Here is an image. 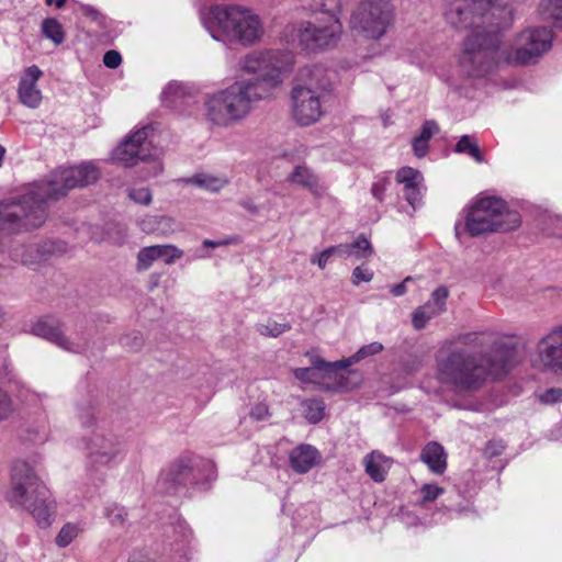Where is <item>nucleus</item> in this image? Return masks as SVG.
Segmentation results:
<instances>
[{
    "label": "nucleus",
    "mask_w": 562,
    "mask_h": 562,
    "mask_svg": "<svg viewBox=\"0 0 562 562\" xmlns=\"http://www.w3.org/2000/svg\"><path fill=\"white\" fill-rule=\"evenodd\" d=\"M319 452L311 445H300L290 453V465L296 473L308 472L318 461Z\"/></svg>",
    "instance_id": "nucleus-21"
},
{
    "label": "nucleus",
    "mask_w": 562,
    "mask_h": 562,
    "mask_svg": "<svg viewBox=\"0 0 562 562\" xmlns=\"http://www.w3.org/2000/svg\"><path fill=\"white\" fill-rule=\"evenodd\" d=\"M504 449H505V446H504L503 441L490 440L483 450V454L487 459H493L495 457L501 456L503 453Z\"/></svg>",
    "instance_id": "nucleus-43"
},
{
    "label": "nucleus",
    "mask_w": 562,
    "mask_h": 562,
    "mask_svg": "<svg viewBox=\"0 0 562 562\" xmlns=\"http://www.w3.org/2000/svg\"><path fill=\"white\" fill-rule=\"evenodd\" d=\"M67 0H55V4L58 9L63 8L66 4Z\"/></svg>",
    "instance_id": "nucleus-64"
},
{
    "label": "nucleus",
    "mask_w": 562,
    "mask_h": 562,
    "mask_svg": "<svg viewBox=\"0 0 562 562\" xmlns=\"http://www.w3.org/2000/svg\"><path fill=\"white\" fill-rule=\"evenodd\" d=\"M249 415L255 420H265L270 416L269 407L263 403H258L250 409Z\"/></svg>",
    "instance_id": "nucleus-48"
},
{
    "label": "nucleus",
    "mask_w": 562,
    "mask_h": 562,
    "mask_svg": "<svg viewBox=\"0 0 562 562\" xmlns=\"http://www.w3.org/2000/svg\"><path fill=\"white\" fill-rule=\"evenodd\" d=\"M87 449L92 465H108L122 452L123 442L112 432L94 431L87 441Z\"/></svg>",
    "instance_id": "nucleus-13"
},
{
    "label": "nucleus",
    "mask_w": 562,
    "mask_h": 562,
    "mask_svg": "<svg viewBox=\"0 0 562 562\" xmlns=\"http://www.w3.org/2000/svg\"><path fill=\"white\" fill-rule=\"evenodd\" d=\"M204 27L218 42L251 46L262 34L260 18L249 8L238 4H216L201 13Z\"/></svg>",
    "instance_id": "nucleus-4"
},
{
    "label": "nucleus",
    "mask_w": 562,
    "mask_h": 562,
    "mask_svg": "<svg viewBox=\"0 0 562 562\" xmlns=\"http://www.w3.org/2000/svg\"><path fill=\"white\" fill-rule=\"evenodd\" d=\"M78 417L81 426L89 428L95 424V407L92 403L88 402L78 406Z\"/></svg>",
    "instance_id": "nucleus-37"
},
{
    "label": "nucleus",
    "mask_w": 562,
    "mask_h": 562,
    "mask_svg": "<svg viewBox=\"0 0 562 562\" xmlns=\"http://www.w3.org/2000/svg\"><path fill=\"white\" fill-rule=\"evenodd\" d=\"M42 33L55 45H60L65 41V32L63 25L54 18H48L43 21Z\"/></svg>",
    "instance_id": "nucleus-31"
},
{
    "label": "nucleus",
    "mask_w": 562,
    "mask_h": 562,
    "mask_svg": "<svg viewBox=\"0 0 562 562\" xmlns=\"http://www.w3.org/2000/svg\"><path fill=\"white\" fill-rule=\"evenodd\" d=\"M342 25L334 14H326L325 19L305 21L301 23L297 32L299 44L307 53H315L335 47L341 36Z\"/></svg>",
    "instance_id": "nucleus-10"
},
{
    "label": "nucleus",
    "mask_w": 562,
    "mask_h": 562,
    "mask_svg": "<svg viewBox=\"0 0 562 562\" xmlns=\"http://www.w3.org/2000/svg\"><path fill=\"white\" fill-rule=\"evenodd\" d=\"M423 175L412 167H403L396 172V181L404 184L405 199L414 209L422 200Z\"/></svg>",
    "instance_id": "nucleus-20"
},
{
    "label": "nucleus",
    "mask_w": 562,
    "mask_h": 562,
    "mask_svg": "<svg viewBox=\"0 0 562 562\" xmlns=\"http://www.w3.org/2000/svg\"><path fill=\"white\" fill-rule=\"evenodd\" d=\"M42 75V70L36 65H32L25 69L24 75L20 79L19 99L29 108L35 109L42 101V93L36 88V82Z\"/></svg>",
    "instance_id": "nucleus-19"
},
{
    "label": "nucleus",
    "mask_w": 562,
    "mask_h": 562,
    "mask_svg": "<svg viewBox=\"0 0 562 562\" xmlns=\"http://www.w3.org/2000/svg\"><path fill=\"white\" fill-rule=\"evenodd\" d=\"M420 493L423 495L424 502H432L435 501L440 494L443 493V490L437 485L434 484H425L423 485Z\"/></svg>",
    "instance_id": "nucleus-45"
},
{
    "label": "nucleus",
    "mask_w": 562,
    "mask_h": 562,
    "mask_svg": "<svg viewBox=\"0 0 562 562\" xmlns=\"http://www.w3.org/2000/svg\"><path fill=\"white\" fill-rule=\"evenodd\" d=\"M389 458L379 451H372L367 454L363 460L366 473L378 483L385 480L387 470L383 467V463L387 462Z\"/></svg>",
    "instance_id": "nucleus-24"
},
{
    "label": "nucleus",
    "mask_w": 562,
    "mask_h": 562,
    "mask_svg": "<svg viewBox=\"0 0 562 562\" xmlns=\"http://www.w3.org/2000/svg\"><path fill=\"white\" fill-rule=\"evenodd\" d=\"M420 460L436 474H442L447 469V454L443 447L436 441H430L423 448Z\"/></svg>",
    "instance_id": "nucleus-23"
},
{
    "label": "nucleus",
    "mask_w": 562,
    "mask_h": 562,
    "mask_svg": "<svg viewBox=\"0 0 562 562\" xmlns=\"http://www.w3.org/2000/svg\"><path fill=\"white\" fill-rule=\"evenodd\" d=\"M215 479L216 468L211 460L186 453L160 472L158 485L166 494L187 495L190 490H206Z\"/></svg>",
    "instance_id": "nucleus-5"
},
{
    "label": "nucleus",
    "mask_w": 562,
    "mask_h": 562,
    "mask_svg": "<svg viewBox=\"0 0 562 562\" xmlns=\"http://www.w3.org/2000/svg\"><path fill=\"white\" fill-rule=\"evenodd\" d=\"M456 30H473L464 40L460 66L469 77H483L495 63L501 32L512 25L513 10L493 0H451L443 12Z\"/></svg>",
    "instance_id": "nucleus-1"
},
{
    "label": "nucleus",
    "mask_w": 562,
    "mask_h": 562,
    "mask_svg": "<svg viewBox=\"0 0 562 562\" xmlns=\"http://www.w3.org/2000/svg\"><path fill=\"white\" fill-rule=\"evenodd\" d=\"M418 368H419V362H416V363H414V364H409V366H408V364H405V370H406L407 372L416 371V370H418Z\"/></svg>",
    "instance_id": "nucleus-62"
},
{
    "label": "nucleus",
    "mask_w": 562,
    "mask_h": 562,
    "mask_svg": "<svg viewBox=\"0 0 562 562\" xmlns=\"http://www.w3.org/2000/svg\"><path fill=\"white\" fill-rule=\"evenodd\" d=\"M291 325L288 323H277L276 321L269 319L266 324H258L257 331L262 336L279 337L282 334L289 331Z\"/></svg>",
    "instance_id": "nucleus-33"
},
{
    "label": "nucleus",
    "mask_w": 562,
    "mask_h": 562,
    "mask_svg": "<svg viewBox=\"0 0 562 562\" xmlns=\"http://www.w3.org/2000/svg\"><path fill=\"white\" fill-rule=\"evenodd\" d=\"M104 516L115 528H124L127 521V510L124 506L116 503L110 504L104 508Z\"/></svg>",
    "instance_id": "nucleus-32"
},
{
    "label": "nucleus",
    "mask_w": 562,
    "mask_h": 562,
    "mask_svg": "<svg viewBox=\"0 0 562 562\" xmlns=\"http://www.w3.org/2000/svg\"><path fill=\"white\" fill-rule=\"evenodd\" d=\"M8 499L12 505L24 506L41 527L50 525L48 490L25 461L12 465Z\"/></svg>",
    "instance_id": "nucleus-7"
},
{
    "label": "nucleus",
    "mask_w": 562,
    "mask_h": 562,
    "mask_svg": "<svg viewBox=\"0 0 562 562\" xmlns=\"http://www.w3.org/2000/svg\"><path fill=\"white\" fill-rule=\"evenodd\" d=\"M458 340L461 344L470 345V346H474V347L483 346V344L480 341V335L477 333H469V334L461 335V336H459Z\"/></svg>",
    "instance_id": "nucleus-52"
},
{
    "label": "nucleus",
    "mask_w": 562,
    "mask_h": 562,
    "mask_svg": "<svg viewBox=\"0 0 562 562\" xmlns=\"http://www.w3.org/2000/svg\"><path fill=\"white\" fill-rule=\"evenodd\" d=\"M412 278L411 277H407L405 278L401 283H397V284H394L391 286V293L394 295V296H402L406 293L407 289H406V283L408 281H411Z\"/></svg>",
    "instance_id": "nucleus-59"
},
{
    "label": "nucleus",
    "mask_w": 562,
    "mask_h": 562,
    "mask_svg": "<svg viewBox=\"0 0 562 562\" xmlns=\"http://www.w3.org/2000/svg\"><path fill=\"white\" fill-rule=\"evenodd\" d=\"M442 311H439L438 307H436L432 302H426L424 305L418 306L413 312L412 323L415 329L420 330L426 327L427 323L442 314Z\"/></svg>",
    "instance_id": "nucleus-27"
},
{
    "label": "nucleus",
    "mask_w": 562,
    "mask_h": 562,
    "mask_svg": "<svg viewBox=\"0 0 562 562\" xmlns=\"http://www.w3.org/2000/svg\"><path fill=\"white\" fill-rule=\"evenodd\" d=\"M516 345L512 342L497 341L494 342L493 355H482L481 359L487 367V379H501L506 375L512 368L516 357Z\"/></svg>",
    "instance_id": "nucleus-17"
},
{
    "label": "nucleus",
    "mask_w": 562,
    "mask_h": 562,
    "mask_svg": "<svg viewBox=\"0 0 562 562\" xmlns=\"http://www.w3.org/2000/svg\"><path fill=\"white\" fill-rule=\"evenodd\" d=\"M357 362L358 360H353V355L334 362L325 361L319 357L312 359V364L317 370L324 371L327 374L341 372L338 374L333 390H352L358 386L360 382L358 372L356 370L347 371L350 366Z\"/></svg>",
    "instance_id": "nucleus-16"
},
{
    "label": "nucleus",
    "mask_w": 562,
    "mask_h": 562,
    "mask_svg": "<svg viewBox=\"0 0 562 562\" xmlns=\"http://www.w3.org/2000/svg\"><path fill=\"white\" fill-rule=\"evenodd\" d=\"M383 350V345L373 341L371 344L362 346L356 353H353V360H358V362L362 359H366L369 356H375Z\"/></svg>",
    "instance_id": "nucleus-40"
},
{
    "label": "nucleus",
    "mask_w": 562,
    "mask_h": 562,
    "mask_svg": "<svg viewBox=\"0 0 562 562\" xmlns=\"http://www.w3.org/2000/svg\"><path fill=\"white\" fill-rule=\"evenodd\" d=\"M334 256L331 247L324 249L319 255L311 258L312 263H316L321 269H325L329 258Z\"/></svg>",
    "instance_id": "nucleus-50"
},
{
    "label": "nucleus",
    "mask_w": 562,
    "mask_h": 562,
    "mask_svg": "<svg viewBox=\"0 0 562 562\" xmlns=\"http://www.w3.org/2000/svg\"><path fill=\"white\" fill-rule=\"evenodd\" d=\"M540 402L543 404H555L562 402V389L551 387L540 395Z\"/></svg>",
    "instance_id": "nucleus-44"
},
{
    "label": "nucleus",
    "mask_w": 562,
    "mask_h": 562,
    "mask_svg": "<svg viewBox=\"0 0 562 562\" xmlns=\"http://www.w3.org/2000/svg\"><path fill=\"white\" fill-rule=\"evenodd\" d=\"M159 279H160V276L157 273H153L149 277V291H153L155 288H157L159 285Z\"/></svg>",
    "instance_id": "nucleus-61"
},
{
    "label": "nucleus",
    "mask_w": 562,
    "mask_h": 562,
    "mask_svg": "<svg viewBox=\"0 0 562 562\" xmlns=\"http://www.w3.org/2000/svg\"><path fill=\"white\" fill-rule=\"evenodd\" d=\"M537 353L544 368L562 370V325L553 327L538 341Z\"/></svg>",
    "instance_id": "nucleus-18"
},
{
    "label": "nucleus",
    "mask_w": 562,
    "mask_h": 562,
    "mask_svg": "<svg viewBox=\"0 0 562 562\" xmlns=\"http://www.w3.org/2000/svg\"><path fill=\"white\" fill-rule=\"evenodd\" d=\"M188 183H192L199 188L207 190L210 192H218L227 183V179L215 177L207 173H198L188 179Z\"/></svg>",
    "instance_id": "nucleus-28"
},
{
    "label": "nucleus",
    "mask_w": 562,
    "mask_h": 562,
    "mask_svg": "<svg viewBox=\"0 0 562 562\" xmlns=\"http://www.w3.org/2000/svg\"><path fill=\"white\" fill-rule=\"evenodd\" d=\"M372 278L373 272L361 267H356L352 271V284L355 285H359L361 282H370Z\"/></svg>",
    "instance_id": "nucleus-46"
},
{
    "label": "nucleus",
    "mask_w": 562,
    "mask_h": 562,
    "mask_svg": "<svg viewBox=\"0 0 562 562\" xmlns=\"http://www.w3.org/2000/svg\"><path fill=\"white\" fill-rule=\"evenodd\" d=\"M387 184L389 181L386 179H381L372 183L371 193L373 198L379 202L383 201L384 192L386 190Z\"/></svg>",
    "instance_id": "nucleus-49"
},
{
    "label": "nucleus",
    "mask_w": 562,
    "mask_h": 562,
    "mask_svg": "<svg viewBox=\"0 0 562 562\" xmlns=\"http://www.w3.org/2000/svg\"><path fill=\"white\" fill-rule=\"evenodd\" d=\"M457 154H464L470 156L474 161L484 162L483 153L477 144V140L472 135H462L454 146Z\"/></svg>",
    "instance_id": "nucleus-25"
},
{
    "label": "nucleus",
    "mask_w": 562,
    "mask_h": 562,
    "mask_svg": "<svg viewBox=\"0 0 562 562\" xmlns=\"http://www.w3.org/2000/svg\"><path fill=\"white\" fill-rule=\"evenodd\" d=\"M11 409V402L9 396L0 390V419L8 417Z\"/></svg>",
    "instance_id": "nucleus-53"
},
{
    "label": "nucleus",
    "mask_w": 562,
    "mask_h": 562,
    "mask_svg": "<svg viewBox=\"0 0 562 562\" xmlns=\"http://www.w3.org/2000/svg\"><path fill=\"white\" fill-rule=\"evenodd\" d=\"M148 126L128 135L114 150V159L124 166H134L138 160L146 161L151 157L147 143Z\"/></svg>",
    "instance_id": "nucleus-15"
},
{
    "label": "nucleus",
    "mask_w": 562,
    "mask_h": 562,
    "mask_svg": "<svg viewBox=\"0 0 562 562\" xmlns=\"http://www.w3.org/2000/svg\"><path fill=\"white\" fill-rule=\"evenodd\" d=\"M313 370L311 368H296L294 370V376L303 382H311L313 381Z\"/></svg>",
    "instance_id": "nucleus-56"
},
{
    "label": "nucleus",
    "mask_w": 562,
    "mask_h": 562,
    "mask_svg": "<svg viewBox=\"0 0 562 562\" xmlns=\"http://www.w3.org/2000/svg\"><path fill=\"white\" fill-rule=\"evenodd\" d=\"M437 379L458 392L480 390L487 380V367L475 353L457 348L437 357Z\"/></svg>",
    "instance_id": "nucleus-6"
},
{
    "label": "nucleus",
    "mask_w": 562,
    "mask_h": 562,
    "mask_svg": "<svg viewBox=\"0 0 562 562\" xmlns=\"http://www.w3.org/2000/svg\"><path fill=\"white\" fill-rule=\"evenodd\" d=\"M78 528L76 525L66 524L56 537V544L60 548L67 547L77 536Z\"/></svg>",
    "instance_id": "nucleus-38"
},
{
    "label": "nucleus",
    "mask_w": 562,
    "mask_h": 562,
    "mask_svg": "<svg viewBox=\"0 0 562 562\" xmlns=\"http://www.w3.org/2000/svg\"><path fill=\"white\" fill-rule=\"evenodd\" d=\"M238 204L245 209L247 212H249L250 214H257L259 212V209L258 206L255 204L254 200L251 198H244V199H240Z\"/></svg>",
    "instance_id": "nucleus-58"
},
{
    "label": "nucleus",
    "mask_w": 562,
    "mask_h": 562,
    "mask_svg": "<svg viewBox=\"0 0 562 562\" xmlns=\"http://www.w3.org/2000/svg\"><path fill=\"white\" fill-rule=\"evenodd\" d=\"M449 296V290L445 285H439L434 290V292L430 295V299L428 302H432V304L439 308V311L446 312V301Z\"/></svg>",
    "instance_id": "nucleus-39"
},
{
    "label": "nucleus",
    "mask_w": 562,
    "mask_h": 562,
    "mask_svg": "<svg viewBox=\"0 0 562 562\" xmlns=\"http://www.w3.org/2000/svg\"><path fill=\"white\" fill-rule=\"evenodd\" d=\"M413 150L418 158L424 157L428 150V142H424L417 137H414Z\"/></svg>",
    "instance_id": "nucleus-54"
},
{
    "label": "nucleus",
    "mask_w": 562,
    "mask_h": 562,
    "mask_svg": "<svg viewBox=\"0 0 562 562\" xmlns=\"http://www.w3.org/2000/svg\"><path fill=\"white\" fill-rule=\"evenodd\" d=\"M552 37V31L544 26L522 31L515 43L514 60L519 65L535 63L551 48Z\"/></svg>",
    "instance_id": "nucleus-11"
},
{
    "label": "nucleus",
    "mask_w": 562,
    "mask_h": 562,
    "mask_svg": "<svg viewBox=\"0 0 562 562\" xmlns=\"http://www.w3.org/2000/svg\"><path fill=\"white\" fill-rule=\"evenodd\" d=\"M349 245L351 247V251H353V256L358 259L369 258L373 254L371 243L363 235H360L356 240H353Z\"/></svg>",
    "instance_id": "nucleus-34"
},
{
    "label": "nucleus",
    "mask_w": 562,
    "mask_h": 562,
    "mask_svg": "<svg viewBox=\"0 0 562 562\" xmlns=\"http://www.w3.org/2000/svg\"><path fill=\"white\" fill-rule=\"evenodd\" d=\"M121 344L132 349H138L143 345V337L139 334H134L133 337L125 336L121 338Z\"/></svg>",
    "instance_id": "nucleus-51"
},
{
    "label": "nucleus",
    "mask_w": 562,
    "mask_h": 562,
    "mask_svg": "<svg viewBox=\"0 0 562 562\" xmlns=\"http://www.w3.org/2000/svg\"><path fill=\"white\" fill-rule=\"evenodd\" d=\"M323 114L319 94L305 86H296L292 90V115L301 126H308L319 120Z\"/></svg>",
    "instance_id": "nucleus-12"
},
{
    "label": "nucleus",
    "mask_w": 562,
    "mask_h": 562,
    "mask_svg": "<svg viewBox=\"0 0 562 562\" xmlns=\"http://www.w3.org/2000/svg\"><path fill=\"white\" fill-rule=\"evenodd\" d=\"M520 225V215L495 196L477 200L465 215L464 229L471 237L490 233H505Z\"/></svg>",
    "instance_id": "nucleus-8"
},
{
    "label": "nucleus",
    "mask_w": 562,
    "mask_h": 562,
    "mask_svg": "<svg viewBox=\"0 0 562 562\" xmlns=\"http://www.w3.org/2000/svg\"><path fill=\"white\" fill-rule=\"evenodd\" d=\"M538 12L543 20H552L562 29V0H540Z\"/></svg>",
    "instance_id": "nucleus-26"
},
{
    "label": "nucleus",
    "mask_w": 562,
    "mask_h": 562,
    "mask_svg": "<svg viewBox=\"0 0 562 562\" xmlns=\"http://www.w3.org/2000/svg\"><path fill=\"white\" fill-rule=\"evenodd\" d=\"M81 11L85 16L91 19L92 21L101 22L103 19L102 14L91 5H82Z\"/></svg>",
    "instance_id": "nucleus-55"
},
{
    "label": "nucleus",
    "mask_w": 562,
    "mask_h": 562,
    "mask_svg": "<svg viewBox=\"0 0 562 562\" xmlns=\"http://www.w3.org/2000/svg\"><path fill=\"white\" fill-rule=\"evenodd\" d=\"M232 240L231 239H224V240H218V241H215V240H211V239H205L203 241V246L204 247H212V248H215V247H220V246H224V245H228L231 244Z\"/></svg>",
    "instance_id": "nucleus-60"
},
{
    "label": "nucleus",
    "mask_w": 562,
    "mask_h": 562,
    "mask_svg": "<svg viewBox=\"0 0 562 562\" xmlns=\"http://www.w3.org/2000/svg\"><path fill=\"white\" fill-rule=\"evenodd\" d=\"M63 324L53 316H44L32 326V334L48 340L57 347L74 353H81L87 349V342H75L64 333Z\"/></svg>",
    "instance_id": "nucleus-14"
},
{
    "label": "nucleus",
    "mask_w": 562,
    "mask_h": 562,
    "mask_svg": "<svg viewBox=\"0 0 562 562\" xmlns=\"http://www.w3.org/2000/svg\"><path fill=\"white\" fill-rule=\"evenodd\" d=\"M4 155H5V148L2 145H0V166L2 165Z\"/></svg>",
    "instance_id": "nucleus-63"
},
{
    "label": "nucleus",
    "mask_w": 562,
    "mask_h": 562,
    "mask_svg": "<svg viewBox=\"0 0 562 562\" xmlns=\"http://www.w3.org/2000/svg\"><path fill=\"white\" fill-rule=\"evenodd\" d=\"M291 184L300 186L308 190L315 196H322L325 192L316 175L306 166H296L286 178Z\"/></svg>",
    "instance_id": "nucleus-22"
},
{
    "label": "nucleus",
    "mask_w": 562,
    "mask_h": 562,
    "mask_svg": "<svg viewBox=\"0 0 562 562\" xmlns=\"http://www.w3.org/2000/svg\"><path fill=\"white\" fill-rule=\"evenodd\" d=\"M292 65L293 55L290 52L270 49L245 56L240 60L241 69L258 77L236 81L212 94L205 102L209 120L221 126L241 121L251 112L255 102L268 97L269 88L281 82L280 74Z\"/></svg>",
    "instance_id": "nucleus-2"
},
{
    "label": "nucleus",
    "mask_w": 562,
    "mask_h": 562,
    "mask_svg": "<svg viewBox=\"0 0 562 562\" xmlns=\"http://www.w3.org/2000/svg\"><path fill=\"white\" fill-rule=\"evenodd\" d=\"M187 95L188 88L181 82H170L162 91V100L170 108H177Z\"/></svg>",
    "instance_id": "nucleus-29"
},
{
    "label": "nucleus",
    "mask_w": 562,
    "mask_h": 562,
    "mask_svg": "<svg viewBox=\"0 0 562 562\" xmlns=\"http://www.w3.org/2000/svg\"><path fill=\"white\" fill-rule=\"evenodd\" d=\"M131 200L138 204L148 205L151 202V192L148 188L132 189L128 192Z\"/></svg>",
    "instance_id": "nucleus-41"
},
{
    "label": "nucleus",
    "mask_w": 562,
    "mask_h": 562,
    "mask_svg": "<svg viewBox=\"0 0 562 562\" xmlns=\"http://www.w3.org/2000/svg\"><path fill=\"white\" fill-rule=\"evenodd\" d=\"M122 63L121 54L117 50H108L103 56V64L111 69L117 68Z\"/></svg>",
    "instance_id": "nucleus-47"
},
{
    "label": "nucleus",
    "mask_w": 562,
    "mask_h": 562,
    "mask_svg": "<svg viewBox=\"0 0 562 562\" xmlns=\"http://www.w3.org/2000/svg\"><path fill=\"white\" fill-rule=\"evenodd\" d=\"M438 132H439V126H438L437 122L434 120H428V121L424 122V124L422 126L420 134L416 137L424 142H429V139Z\"/></svg>",
    "instance_id": "nucleus-42"
},
{
    "label": "nucleus",
    "mask_w": 562,
    "mask_h": 562,
    "mask_svg": "<svg viewBox=\"0 0 562 562\" xmlns=\"http://www.w3.org/2000/svg\"><path fill=\"white\" fill-rule=\"evenodd\" d=\"M333 255H337L339 257H351L353 256V251H351V247L349 244H340L337 246H331Z\"/></svg>",
    "instance_id": "nucleus-57"
},
{
    "label": "nucleus",
    "mask_w": 562,
    "mask_h": 562,
    "mask_svg": "<svg viewBox=\"0 0 562 562\" xmlns=\"http://www.w3.org/2000/svg\"><path fill=\"white\" fill-rule=\"evenodd\" d=\"M157 251L154 246L142 248L137 255V269L147 270L154 261L158 260Z\"/></svg>",
    "instance_id": "nucleus-35"
},
{
    "label": "nucleus",
    "mask_w": 562,
    "mask_h": 562,
    "mask_svg": "<svg viewBox=\"0 0 562 562\" xmlns=\"http://www.w3.org/2000/svg\"><path fill=\"white\" fill-rule=\"evenodd\" d=\"M304 417L311 424L319 423L324 417L325 402L322 398H307L301 402Z\"/></svg>",
    "instance_id": "nucleus-30"
},
{
    "label": "nucleus",
    "mask_w": 562,
    "mask_h": 562,
    "mask_svg": "<svg viewBox=\"0 0 562 562\" xmlns=\"http://www.w3.org/2000/svg\"><path fill=\"white\" fill-rule=\"evenodd\" d=\"M100 170L92 162H83L54 171L38 190L18 201L0 202V234H14L42 226L46 218L47 200H58L69 190L95 183Z\"/></svg>",
    "instance_id": "nucleus-3"
},
{
    "label": "nucleus",
    "mask_w": 562,
    "mask_h": 562,
    "mask_svg": "<svg viewBox=\"0 0 562 562\" xmlns=\"http://www.w3.org/2000/svg\"><path fill=\"white\" fill-rule=\"evenodd\" d=\"M394 24V8L390 0H364L352 12L350 27L357 34L380 40Z\"/></svg>",
    "instance_id": "nucleus-9"
},
{
    "label": "nucleus",
    "mask_w": 562,
    "mask_h": 562,
    "mask_svg": "<svg viewBox=\"0 0 562 562\" xmlns=\"http://www.w3.org/2000/svg\"><path fill=\"white\" fill-rule=\"evenodd\" d=\"M154 247L158 250L157 258H164L167 265H171L183 256V251L173 245H154Z\"/></svg>",
    "instance_id": "nucleus-36"
}]
</instances>
